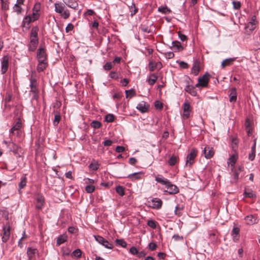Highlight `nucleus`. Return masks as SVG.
<instances>
[{
  "instance_id": "obj_1",
  "label": "nucleus",
  "mask_w": 260,
  "mask_h": 260,
  "mask_svg": "<svg viewBox=\"0 0 260 260\" xmlns=\"http://www.w3.org/2000/svg\"><path fill=\"white\" fill-rule=\"evenodd\" d=\"M155 180L162 185H165L167 188L165 191L169 193L176 194L179 192V189L176 185L173 184L168 179L164 178L162 176L157 175L155 177Z\"/></svg>"
},
{
  "instance_id": "obj_2",
  "label": "nucleus",
  "mask_w": 260,
  "mask_h": 260,
  "mask_svg": "<svg viewBox=\"0 0 260 260\" xmlns=\"http://www.w3.org/2000/svg\"><path fill=\"white\" fill-rule=\"evenodd\" d=\"M3 142L6 145L7 148H9L11 151H12L14 154L19 155V153L21 152V148L20 147L11 141H7L6 140H4Z\"/></svg>"
},
{
  "instance_id": "obj_3",
  "label": "nucleus",
  "mask_w": 260,
  "mask_h": 260,
  "mask_svg": "<svg viewBox=\"0 0 260 260\" xmlns=\"http://www.w3.org/2000/svg\"><path fill=\"white\" fill-rule=\"evenodd\" d=\"M198 151L196 148H192L187 155L186 160V166L190 167L194 162V159L197 155Z\"/></svg>"
},
{
  "instance_id": "obj_4",
  "label": "nucleus",
  "mask_w": 260,
  "mask_h": 260,
  "mask_svg": "<svg viewBox=\"0 0 260 260\" xmlns=\"http://www.w3.org/2000/svg\"><path fill=\"white\" fill-rule=\"evenodd\" d=\"M95 240L106 248L111 249L113 248L112 243L109 242L107 240L101 236H94Z\"/></svg>"
},
{
  "instance_id": "obj_5",
  "label": "nucleus",
  "mask_w": 260,
  "mask_h": 260,
  "mask_svg": "<svg viewBox=\"0 0 260 260\" xmlns=\"http://www.w3.org/2000/svg\"><path fill=\"white\" fill-rule=\"evenodd\" d=\"M11 227L9 223H7L3 228V235L2 240L3 242L6 243L9 239L10 236Z\"/></svg>"
},
{
  "instance_id": "obj_6",
  "label": "nucleus",
  "mask_w": 260,
  "mask_h": 260,
  "mask_svg": "<svg viewBox=\"0 0 260 260\" xmlns=\"http://www.w3.org/2000/svg\"><path fill=\"white\" fill-rule=\"evenodd\" d=\"M209 74L206 73L203 76L200 77L198 79V82L196 84V86L199 87H207L209 81Z\"/></svg>"
},
{
  "instance_id": "obj_7",
  "label": "nucleus",
  "mask_w": 260,
  "mask_h": 260,
  "mask_svg": "<svg viewBox=\"0 0 260 260\" xmlns=\"http://www.w3.org/2000/svg\"><path fill=\"white\" fill-rule=\"evenodd\" d=\"M30 91L32 93V99L37 100L38 98V90L37 88V80L35 79H30Z\"/></svg>"
},
{
  "instance_id": "obj_8",
  "label": "nucleus",
  "mask_w": 260,
  "mask_h": 260,
  "mask_svg": "<svg viewBox=\"0 0 260 260\" xmlns=\"http://www.w3.org/2000/svg\"><path fill=\"white\" fill-rule=\"evenodd\" d=\"M41 4L39 2L35 3L32 8V14L31 16L33 17V20H37L40 16Z\"/></svg>"
},
{
  "instance_id": "obj_9",
  "label": "nucleus",
  "mask_w": 260,
  "mask_h": 260,
  "mask_svg": "<svg viewBox=\"0 0 260 260\" xmlns=\"http://www.w3.org/2000/svg\"><path fill=\"white\" fill-rule=\"evenodd\" d=\"M183 113L182 117L184 119H187L189 117L190 113L191 111L190 103L186 101L183 105Z\"/></svg>"
},
{
  "instance_id": "obj_10",
  "label": "nucleus",
  "mask_w": 260,
  "mask_h": 260,
  "mask_svg": "<svg viewBox=\"0 0 260 260\" xmlns=\"http://www.w3.org/2000/svg\"><path fill=\"white\" fill-rule=\"evenodd\" d=\"M9 58L7 55L3 56L1 61V72L4 74L6 73L9 67Z\"/></svg>"
},
{
  "instance_id": "obj_11",
  "label": "nucleus",
  "mask_w": 260,
  "mask_h": 260,
  "mask_svg": "<svg viewBox=\"0 0 260 260\" xmlns=\"http://www.w3.org/2000/svg\"><path fill=\"white\" fill-rule=\"evenodd\" d=\"M150 203V202H149ZM151 204L149 206L153 209H159L162 204V201L159 198H153L151 200Z\"/></svg>"
},
{
  "instance_id": "obj_12",
  "label": "nucleus",
  "mask_w": 260,
  "mask_h": 260,
  "mask_svg": "<svg viewBox=\"0 0 260 260\" xmlns=\"http://www.w3.org/2000/svg\"><path fill=\"white\" fill-rule=\"evenodd\" d=\"M36 208L38 210L41 209L43 207L45 203V199L44 197L41 194H38L36 197Z\"/></svg>"
},
{
  "instance_id": "obj_13",
  "label": "nucleus",
  "mask_w": 260,
  "mask_h": 260,
  "mask_svg": "<svg viewBox=\"0 0 260 260\" xmlns=\"http://www.w3.org/2000/svg\"><path fill=\"white\" fill-rule=\"evenodd\" d=\"M37 57L38 61H43L47 59L45 50L43 48H39L37 51Z\"/></svg>"
},
{
  "instance_id": "obj_14",
  "label": "nucleus",
  "mask_w": 260,
  "mask_h": 260,
  "mask_svg": "<svg viewBox=\"0 0 260 260\" xmlns=\"http://www.w3.org/2000/svg\"><path fill=\"white\" fill-rule=\"evenodd\" d=\"M149 108V104L144 101L140 102L136 107V108L142 113L146 112Z\"/></svg>"
},
{
  "instance_id": "obj_15",
  "label": "nucleus",
  "mask_w": 260,
  "mask_h": 260,
  "mask_svg": "<svg viewBox=\"0 0 260 260\" xmlns=\"http://www.w3.org/2000/svg\"><path fill=\"white\" fill-rule=\"evenodd\" d=\"M204 154L207 159H210L213 157L214 154V151L213 148L209 146H206L204 149Z\"/></svg>"
},
{
  "instance_id": "obj_16",
  "label": "nucleus",
  "mask_w": 260,
  "mask_h": 260,
  "mask_svg": "<svg viewBox=\"0 0 260 260\" xmlns=\"http://www.w3.org/2000/svg\"><path fill=\"white\" fill-rule=\"evenodd\" d=\"M245 220L246 223L249 225H252L257 223L258 220L257 217L253 215H249L245 217Z\"/></svg>"
},
{
  "instance_id": "obj_17",
  "label": "nucleus",
  "mask_w": 260,
  "mask_h": 260,
  "mask_svg": "<svg viewBox=\"0 0 260 260\" xmlns=\"http://www.w3.org/2000/svg\"><path fill=\"white\" fill-rule=\"evenodd\" d=\"M148 66L150 71L152 72L155 69H160L161 68L162 65L160 62H153V61H150Z\"/></svg>"
},
{
  "instance_id": "obj_18",
  "label": "nucleus",
  "mask_w": 260,
  "mask_h": 260,
  "mask_svg": "<svg viewBox=\"0 0 260 260\" xmlns=\"http://www.w3.org/2000/svg\"><path fill=\"white\" fill-rule=\"evenodd\" d=\"M21 123L20 120H19L10 129V134L14 135H18L19 133V129L21 128Z\"/></svg>"
},
{
  "instance_id": "obj_19",
  "label": "nucleus",
  "mask_w": 260,
  "mask_h": 260,
  "mask_svg": "<svg viewBox=\"0 0 260 260\" xmlns=\"http://www.w3.org/2000/svg\"><path fill=\"white\" fill-rule=\"evenodd\" d=\"M231 234L233 237V241L234 242H237L240 237V229L238 227L234 226Z\"/></svg>"
},
{
  "instance_id": "obj_20",
  "label": "nucleus",
  "mask_w": 260,
  "mask_h": 260,
  "mask_svg": "<svg viewBox=\"0 0 260 260\" xmlns=\"http://www.w3.org/2000/svg\"><path fill=\"white\" fill-rule=\"evenodd\" d=\"M243 168L241 167H239L238 169H235L233 171V174L232 175V182L236 183L239 179V176L240 173L242 171Z\"/></svg>"
},
{
  "instance_id": "obj_21",
  "label": "nucleus",
  "mask_w": 260,
  "mask_h": 260,
  "mask_svg": "<svg viewBox=\"0 0 260 260\" xmlns=\"http://www.w3.org/2000/svg\"><path fill=\"white\" fill-rule=\"evenodd\" d=\"M38 44V38H30L28 45V49L30 51H34L36 49Z\"/></svg>"
},
{
  "instance_id": "obj_22",
  "label": "nucleus",
  "mask_w": 260,
  "mask_h": 260,
  "mask_svg": "<svg viewBox=\"0 0 260 260\" xmlns=\"http://www.w3.org/2000/svg\"><path fill=\"white\" fill-rule=\"evenodd\" d=\"M236 58H226L222 61L221 64V66L222 69H224L227 66H230L234 63V62L236 60Z\"/></svg>"
},
{
  "instance_id": "obj_23",
  "label": "nucleus",
  "mask_w": 260,
  "mask_h": 260,
  "mask_svg": "<svg viewBox=\"0 0 260 260\" xmlns=\"http://www.w3.org/2000/svg\"><path fill=\"white\" fill-rule=\"evenodd\" d=\"M27 254L29 260L35 258V254L38 253V250L36 248L28 247L27 249Z\"/></svg>"
},
{
  "instance_id": "obj_24",
  "label": "nucleus",
  "mask_w": 260,
  "mask_h": 260,
  "mask_svg": "<svg viewBox=\"0 0 260 260\" xmlns=\"http://www.w3.org/2000/svg\"><path fill=\"white\" fill-rule=\"evenodd\" d=\"M245 126L248 136L252 134V123L249 118H247L245 123Z\"/></svg>"
},
{
  "instance_id": "obj_25",
  "label": "nucleus",
  "mask_w": 260,
  "mask_h": 260,
  "mask_svg": "<svg viewBox=\"0 0 260 260\" xmlns=\"http://www.w3.org/2000/svg\"><path fill=\"white\" fill-rule=\"evenodd\" d=\"M184 90L192 96H196L197 95L196 90L195 87L193 86L187 85L185 86Z\"/></svg>"
},
{
  "instance_id": "obj_26",
  "label": "nucleus",
  "mask_w": 260,
  "mask_h": 260,
  "mask_svg": "<svg viewBox=\"0 0 260 260\" xmlns=\"http://www.w3.org/2000/svg\"><path fill=\"white\" fill-rule=\"evenodd\" d=\"M65 4L69 7L74 10H77L78 7V4L76 0H68Z\"/></svg>"
},
{
  "instance_id": "obj_27",
  "label": "nucleus",
  "mask_w": 260,
  "mask_h": 260,
  "mask_svg": "<svg viewBox=\"0 0 260 260\" xmlns=\"http://www.w3.org/2000/svg\"><path fill=\"white\" fill-rule=\"evenodd\" d=\"M237 160V156L235 154L232 155L228 160V164L229 165H231L232 170H233L234 168V165L236 164Z\"/></svg>"
},
{
  "instance_id": "obj_28",
  "label": "nucleus",
  "mask_w": 260,
  "mask_h": 260,
  "mask_svg": "<svg viewBox=\"0 0 260 260\" xmlns=\"http://www.w3.org/2000/svg\"><path fill=\"white\" fill-rule=\"evenodd\" d=\"M172 44V49L176 51H180L183 50V47L178 41H173Z\"/></svg>"
},
{
  "instance_id": "obj_29",
  "label": "nucleus",
  "mask_w": 260,
  "mask_h": 260,
  "mask_svg": "<svg viewBox=\"0 0 260 260\" xmlns=\"http://www.w3.org/2000/svg\"><path fill=\"white\" fill-rule=\"evenodd\" d=\"M38 62L37 70L38 72H40L46 69L47 66V62H46V60L43 61H38Z\"/></svg>"
},
{
  "instance_id": "obj_30",
  "label": "nucleus",
  "mask_w": 260,
  "mask_h": 260,
  "mask_svg": "<svg viewBox=\"0 0 260 260\" xmlns=\"http://www.w3.org/2000/svg\"><path fill=\"white\" fill-rule=\"evenodd\" d=\"M237 100V92L236 88H232L230 94V101L231 102H235Z\"/></svg>"
},
{
  "instance_id": "obj_31",
  "label": "nucleus",
  "mask_w": 260,
  "mask_h": 260,
  "mask_svg": "<svg viewBox=\"0 0 260 260\" xmlns=\"http://www.w3.org/2000/svg\"><path fill=\"white\" fill-rule=\"evenodd\" d=\"M33 17L31 15H27L25 17V18H24L23 20V22H22V23H23V26H25L26 25H29V24H30V23L32 22H34L35 20H33Z\"/></svg>"
},
{
  "instance_id": "obj_32",
  "label": "nucleus",
  "mask_w": 260,
  "mask_h": 260,
  "mask_svg": "<svg viewBox=\"0 0 260 260\" xmlns=\"http://www.w3.org/2000/svg\"><path fill=\"white\" fill-rule=\"evenodd\" d=\"M55 11L59 14H62L64 10V6L61 3H56L54 4Z\"/></svg>"
},
{
  "instance_id": "obj_33",
  "label": "nucleus",
  "mask_w": 260,
  "mask_h": 260,
  "mask_svg": "<svg viewBox=\"0 0 260 260\" xmlns=\"http://www.w3.org/2000/svg\"><path fill=\"white\" fill-rule=\"evenodd\" d=\"M142 174L140 172L134 173L129 174L127 176V178H129L132 180H138L141 178Z\"/></svg>"
},
{
  "instance_id": "obj_34",
  "label": "nucleus",
  "mask_w": 260,
  "mask_h": 260,
  "mask_svg": "<svg viewBox=\"0 0 260 260\" xmlns=\"http://www.w3.org/2000/svg\"><path fill=\"white\" fill-rule=\"evenodd\" d=\"M200 72V66L198 62H194L191 69V73L197 76Z\"/></svg>"
},
{
  "instance_id": "obj_35",
  "label": "nucleus",
  "mask_w": 260,
  "mask_h": 260,
  "mask_svg": "<svg viewBox=\"0 0 260 260\" xmlns=\"http://www.w3.org/2000/svg\"><path fill=\"white\" fill-rule=\"evenodd\" d=\"M67 240V236L66 235H61L57 239L56 244L59 246L65 242Z\"/></svg>"
},
{
  "instance_id": "obj_36",
  "label": "nucleus",
  "mask_w": 260,
  "mask_h": 260,
  "mask_svg": "<svg viewBox=\"0 0 260 260\" xmlns=\"http://www.w3.org/2000/svg\"><path fill=\"white\" fill-rule=\"evenodd\" d=\"M157 79V76L156 75L154 74H151L147 81L150 85H152L155 83Z\"/></svg>"
},
{
  "instance_id": "obj_37",
  "label": "nucleus",
  "mask_w": 260,
  "mask_h": 260,
  "mask_svg": "<svg viewBox=\"0 0 260 260\" xmlns=\"http://www.w3.org/2000/svg\"><path fill=\"white\" fill-rule=\"evenodd\" d=\"M178 160V157L176 155H172L168 160V164L170 166H174Z\"/></svg>"
},
{
  "instance_id": "obj_38",
  "label": "nucleus",
  "mask_w": 260,
  "mask_h": 260,
  "mask_svg": "<svg viewBox=\"0 0 260 260\" xmlns=\"http://www.w3.org/2000/svg\"><path fill=\"white\" fill-rule=\"evenodd\" d=\"M39 28L38 26H34L31 29L30 38H37Z\"/></svg>"
},
{
  "instance_id": "obj_39",
  "label": "nucleus",
  "mask_w": 260,
  "mask_h": 260,
  "mask_svg": "<svg viewBox=\"0 0 260 260\" xmlns=\"http://www.w3.org/2000/svg\"><path fill=\"white\" fill-rule=\"evenodd\" d=\"M158 11L165 14H168L171 13V10L167 6H160L158 7Z\"/></svg>"
},
{
  "instance_id": "obj_40",
  "label": "nucleus",
  "mask_w": 260,
  "mask_h": 260,
  "mask_svg": "<svg viewBox=\"0 0 260 260\" xmlns=\"http://www.w3.org/2000/svg\"><path fill=\"white\" fill-rule=\"evenodd\" d=\"M184 207L182 205H177L175 207V209L174 211L175 215L178 216H180L182 215L181 211L183 210Z\"/></svg>"
},
{
  "instance_id": "obj_41",
  "label": "nucleus",
  "mask_w": 260,
  "mask_h": 260,
  "mask_svg": "<svg viewBox=\"0 0 260 260\" xmlns=\"http://www.w3.org/2000/svg\"><path fill=\"white\" fill-rule=\"evenodd\" d=\"M26 177H23L21 178L20 182L19 183V192L20 193V190L26 186Z\"/></svg>"
},
{
  "instance_id": "obj_42",
  "label": "nucleus",
  "mask_w": 260,
  "mask_h": 260,
  "mask_svg": "<svg viewBox=\"0 0 260 260\" xmlns=\"http://www.w3.org/2000/svg\"><path fill=\"white\" fill-rule=\"evenodd\" d=\"M128 7L131 12V16L133 17L138 12V9L136 8L135 4L133 3H132L131 5L129 6Z\"/></svg>"
},
{
  "instance_id": "obj_43",
  "label": "nucleus",
  "mask_w": 260,
  "mask_h": 260,
  "mask_svg": "<svg viewBox=\"0 0 260 260\" xmlns=\"http://www.w3.org/2000/svg\"><path fill=\"white\" fill-rule=\"evenodd\" d=\"M244 194L245 197H248L250 198H254L256 197L255 193L251 190H245L244 193Z\"/></svg>"
},
{
  "instance_id": "obj_44",
  "label": "nucleus",
  "mask_w": 260,
  "mask_h": 260,
  "mask_svg": "<svg viewBox=\"0 0 260 260\" xmlns=\"http://www.w3.org/2000/svg\"><path fill=\"white\" fill-rule=\"evenodd\" d=\"M115 243L117 245L121 246V247L125 248L127 245L126 242L123 239H116Z\"/></svg>"
},
{
  "instance_id": "obj_45",
  "label": "nucleus",
  "mask_w": 260,
  "mask_h": 260,
  "mask_svg": "<svg viewBox=\"0 0 260 260\" xmlns=\"http://www.w3.org/2000/svg\"><path fill=\"white\" fill-rule=\"evenodd\" d=\"M99 164L95 161L91 162L89 165V168L90 170H93V171L97 170L99 169Z\"/></svg>"
},
{
  "instance_id": "obj_46",
  "label": "nucleus",
  "mask_w": 260,
  "mask_h": 260,
  "mask_svg": "<svg viewBox=\"0 0 260 260\" xmlns=\"http://www.w3.org/2000/svg\"><path fill=\"white\" fill-rule=\"evenodd\" d=\"M255 28V23L253 22H249L247 25L245 27V29L247 30V29H249L250 31H252Z\"/></svg>"
},
{
  "instance_id": "obj_47",
  "label": "nucleus",
  "mask_w": 260,
  "mask_h": 260,
  "mask_svg": "<svg viewBox=\"0 0 260 260\" xmlns=\"http://www.w3.org/2000/svg\"><path fill=\"white\" fill-rule=\"evenodd\" d=\"M116 191L121 196H123L124 194V188L121 186L119 185L116 186Z\"/></svg>"
},
{
  "instance_id": "obj_48",
  "label": "nucleus",
  "mask_w": 260,
  "mask_h": 260,
  "mask_svg": "<svg viewBox=\"0 0 260 260\" xmlns=\"http://www.w3.org/2000/svg\"><path fill=\"white\" fill-rule=\"evenodd\" d=\"M60 14L63 19H67L70 17V13L68 9H64L62 14Z\"/></svg>"
},
{
  "instance_id": "obj_49",
  "label": "nucleus",
  "mask_w": 260,
  "mask_h": 260,
  "mask_svg": "<svg viewBox=\"0 0 260 260\" xmlns=\"http://www.w3.org/2000/svg\"><path fill=\"white\" fill-rule=\"evenodd\" d=\"M114 117L113 114H109L105 116V120L108 122H112L114 121Z\"/></svg>"
},
{
  "instance_id": "obj_50",
  "label": "nucleus",
  "mask_w": 260,
  "mask_h": 260,
  "mask_svg": "<svg viewBox=\"0 0 260 260\" xmlns=\"http://www.w3.org/2000/svg\"><path fill=\"white\" fill-rule=\"evenodd\" d=\"M126 97L132 98L135 95V91L133 89H130L128 90H125Z\"/></svg>"
},
{
  "instance_id": "obj_51",
  "label": "nucleus",
  "mask_w": 260,
  "mask_h": 260,
  "mask_svg": "<svg viewBox=\"0 0 260 260\" xmlns=\"http://www.w3.org/2000/svg\"><path fill=\"white\" fill-rule=\"evenodd\" d=\"M95 187L92 185H87L85 187V190L87 193H92L94 191Z\"/></svg>"
},
{
  "instance_id": "obj_52",
  "label": "nucleus",
  "mask_w": 260,
  "mask_h": 260,
  "mask_svg": "<svg viewBox=\"0 0 260 260\" xmlns=\"http://www.w3.org/2000/svg\"><path fill=\"white\" fill-rule=\"evenodd\" d=\"M60 120V116L59 114H56L55 115L54 119L53 120V124L56 126Z\"/></svg>"
},
{
  "instance_id": "obj_53",
  "label": "nucleus",
  "mask_w": 260,
  "mask_h": 260,
  "mask_svg": "<svg viewBox=\"0 0 260 260\" xmlns=\"http://www.w3.org/2000/svg\"><path fill=\"white\" fill-rule=\"evenodd\" d=\"M2 3V8L3 10H7L9 8L7 0H1Z\"/></svg>"
},
{
  "instance_id": "obj_54",
  "label": "nucleus",
  "mask_w": 260,
  "mask_h": 260,
  "mask_svg": "<svg viewBox=\"0 0 260 260\" xmlns=\"http://www.w3.org/2000/svg\"><path fill=\"white\" fill-rule=\"evenodd\" d=\"M91 126L94 128H98L101 126V123L98 121H93L91 123Z\"/></svg>"
},
{
  "instance_id": "obj_55",
  "label": "nucleus",
  "mask_w": 260,
  "mask_h": 260,
  "mask_svg": "<svg viewBox=\"0 0 260 260\" xmlns=\"http://www.w3.org/2000/svg\"><path fill=\"white\" fill-rule=\"evenodd\" d=\"M73 255L76 257H80L81 255L82 252L80 249H77L73 251Z\"/></svg>"
},
{
  "instance_id": "obj_56",
  "label": "nucleus",
  "mask_w": 260,
  "mask_h": 260,
  "mask_svg": "<svg viewBox=\"0 0 260 260\" xmlns=\"http://www.w3.org/2000/svg\"><path fill=\"white\" fill-rule=\"evenodd\" d=\"M112 68V63L111 62H108L106 63V64L104 66V69L108 71L111 69Z\"/></svg>"
},
{
  "instance_id": "obj_57",
  "label": "nucleus",
  "mask_w": 260,
  "mask_h": 260,
  "mask_svg": "<svg viewBox=\"0 0 260 260\" xmlns=\"http://www.w3.org/2000/svg\"><path fill=\"white\" fill-rule=\"evenodd\" d=\"M147 225L152 228H156V222L153 220H149L147 222Z\"/></svg>"
},
{
  "instance_id": "obj_58",
  "label": "nucleus",
  "mask_w": 260,
  "mask_h": 260,
  "mask_svg": "<svg viewBox=\"0 0 260 260\" xmlns=\"http://www.w3.org/2000/svg\"><path fill=\"white\" fill-rule=\"evenodd\" d=\"M233 7L235 9H238L241 7V3L238 1L233 2Z\"/></svg>"
},
{
  "instance_id": "obj_59",
  "label": "nucleus",
  "mask_w": 260,
  "mask_h": 260,
  "mask_svg": "<svg viewBox=\"0 0 260 260\" xmlns=\"http://www.w3.org/2000/svg\"><path fill=\"white\" fill-rule=\"evenodd\" d=\"M179 67L182 69H187L188 67V64L184 61H180L179 63Z\"/></svg>"
},
{
  "instance_id": "obj_60",
  "label": "nucleus",
  "mask_w": 260,
  "mask_h": 260,
  "mask_svg": "<svg viewBox=\"0 0 260 260\" xmlns=\"http://www.w3.org/2000/svg\"><path fill=\"white\" fill-rule=\"evenodd\" d=\"M129 252L133 255L138 254V251L135 247H132L129 249Z\"/></svg>"
},
{
  "instance_id": "obj_61",
  "label": "nucleus",
  "mask_w": 260,
  "mask_h": 260,
  "mask_svg": "<svg viewBox=\"0 0 260 260\" xmlns=\"http://www.w3.org/2000/svg\"><path fill=\"white\" fill-rule=\"evenodd\" d=\"M125 150V148L123 146H117L115 148V151L118 152H122Z\"/></svg>"
},
{
  "instance_id": "obj_62",
  "label": "nucleus",
  "mask_w": 260,
  "mask_h": 260,
  "mask_svg": "<svg viewBox=\"0 0 260 260\" xmlns=\"http://www.w3.org/2000/svg\"><path fill=\"white\" fill-rule=\"evenodd\" d=\"M14 9L15 11L17 13H20L21 12L22 9L20 5L15 4Z\"/></svg>"
},
{
  "instance_id": "obj_63",
  "label": "nucleus",
  "mask_w": 260,
  "mask_h": 260,
  "mask_svg": "<svg viewBox=\"0 0 260 260\" xmlns=\"http://www.w3.org/2000/svg\"><path fill=\"white\" fill-rule=\"evenodd\" d=\"M157 247L156 244L155 243H150L149 244V248L150 250L153 251L156 249Z\"/></svg>"
},
{
  "instance_id": "obj_64",
  "label": "nucleus",
  "mask_w": 260,
  "mask_h": 260,
  "mask_svg": "<svg viewBox=\"0 0 260 260\" xmlns=\"http://www.w3.org/2000/svg\"><path fill=\"white\" fill-rule=\"evenodd\" d=\"M178 36H179V38H180V39L182 41H184L186 40L187 39V37L185 35L181 34L180 31L178 32Z\"/></svg>"
}]
</instances>
